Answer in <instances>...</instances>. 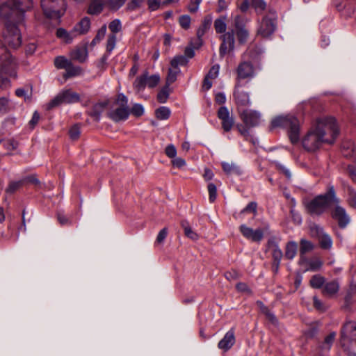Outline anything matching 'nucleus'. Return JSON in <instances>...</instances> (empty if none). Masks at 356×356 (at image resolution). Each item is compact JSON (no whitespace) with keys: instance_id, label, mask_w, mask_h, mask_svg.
Instances as JSON below:
<instances>
[{"instance_id":"5","label":"nucleus","mask_w":356,"mask_h":356,"mask_svg":"<svg viewBox=\"0 0 356 356\" xmlns=\"http://www.w3.org/2000/svg\"><path fill=\"white\" fill-rule=\"evenodd\" d=\"M340 343L344 350L351 356H356V323H346L341 331Z\"/></svg>"},{"instance_id":"16","label":"nucleus","mask_w":356,"mask_h":356,"mask_svg":"<svg viewBox=\"0 0 356 356\" xmlns=\"http://www.w3.org/2000/svg\"><path fill=\"white\" fill-rule=\"evenodd\" d=\"M241 119L247 127H253L259 124L261 115L256 111L245 110L241 113Z\"/></svg>"},{"instance_id":"36","label":"nucleus","mask_w":356,"mask_h":356,"mask_svg":"<svg viewBox=\"0 0 356 356\" xmlns=\"http://www.w3.org/2000/svg\"><path fill=\"white\" fill-rule=\"evenodd\" d=\"M70 63L71 60L63 56H56L54 59V65L57 69H65Z\"/></svg>"},{"instance_id":"40","label":"nucleus","mask_w":356,"mask_h":356,"mask_svg":"<svg viewBox=\"0 0 356 356\" xmlns=\"http://www.w3.org/2000/svg\"><path fill=\"white\" fill-rule=\"evenodd\" d=\"M222 167L224 172L228 175L239 172L238 167L234 163L222 162Z\"/></svg>"},{"instance_id":"23","label":"nucleus","mask_w":356,"mask_h":356,"mask_svg":"<svg viewBox=\"0 0 356 356\" xmlns=\"http://www.w3.org/2000/svg\"><path fill=\"white\" fill-rule=\"evenodd\" d=\"M341 148L344 156L350 158H355L356 156V144L353 141H343Z\"/></svg>"},{"instance_id":"50","label":"nucleus","mask_w":356,"mask_h":356,"mask_svg":"<svg viewBox=\"0 0 356 356\" xmlns=\"http://www.w3.org/2000/svg\"><path fill=\"white\" fill-rule=\"evenodd\" d=\"M126 0H107V4L111 10H118L125 3Z\"/></svg>"},{"instance_id":"8","label":"nucleus","mask_w":356,"mask_h":356,"mask_svg":"<svg viewBox=\"0 0 356 356\" xmlns=\"http://www.w3.org/2000/svg\"><path fill=\"white\" fill-rule=\"evenodd\" d=\"M3 42L10 48L17 49L22 44V35L17 26L10 22H6L3 32Z\"/></svg>"},{"instance_id":"27","label":"nucleus","mask_w":356,"mask_h":356,"mask_svg":"<svg viewBox=\"0 0 356 356\" xmlns=\"http://www.w3.org/2000/svg\"><path fill=\"white\" fill-rule=\"evenodd\" d=\"M240 19L238 16L235 18V26L236 29V35L240 43H244L246 42L249 33L248 31L244 27H239L238 25V20Z\"/></svg>"},{"instance_id":"12","label":"nucleus","mask_w":356,"mask_h":356,"mask_svg":"<svg viewBox=\"0 0 356 356\" xmlns=\"http://www.w3.org/2000/svg\"><path fill=\"white\" fill-rule=\"evenodd\" d=\"M325 143L322 138L319 136L313 127L307 135L302 138V145L307 152H315Z\"/></svg>"},{"instance_id":"37","label":"nucleus","mask_w":356,"mask_h":356,"mask_svg":"<svg viewBox=\"0 0 356 356\" xmlns=\"http://www.w3.org/2000/svg\"><path fill=\"white\" fill-rule=\"evenodd\" d=\"M325 279L320 275H315L310 280V285L314 289H320L323 286Z\"/></svg>"},{"instance_id":"14","label":"nucleus","mask_w":356,"mask_h":356,"mask_svg":"<svg viewBox=\"0 0 356 356\" xmlns=\"http://www.w3.org/2000/svg\"><path fill=\"white\" fill-rule=\"evenodd\" d=\"M339 204H333L332 207H334V209L331 210V216L337 221L341 228H344L349 223L350 218L346 213L345 209Z\"/></svg>"},{"instance_id":"13","label":"nucleus","mask_w":356,"mask_h":356,"mask_svg":"<svg viewBox=\"0 0 356 356\" xmlns=\"http://www.w3.org/2000/svg\"><path fill=\"white\" fill-rule=\"evenodd\" d=\"M222 43L219 48V55L220 58H223L229 51L234 49L235 38L234 31L231 30L222 34L220 37Z\"/></svg>"},{"instance_id":"53","label":"nucleus","mask_w":356,"mask_h":356,"mask_svg":"<svg viewBox=\"0 0 356 356\" xmlns=\"http://www.w3.org/2000/svg\"><path fill=\"white\" fill-rule=\"evenodd\" d=\"M169 97L168 86L163 88L157 95V99L160 103H165Z\"/></svg>"},{"instance_id":"2","label":"nucleus","mask_w":356,"mask_h":356,"mask_svg":"<svg viewBox=\"0 0 356 356\" xmlns=\"http://www.w3.org/2000/svg\"><path fill=\"white\" fill-rule=\"evenodd\" d=\"M336 203H339V199L336 195L334 186H329L325 193L315 197L305 204V207L311 215L320 216Z\"/></svg>"},{"instance_id":"32","label":"nucleus","mask_w":356,"mask_h":356,"mask_svg":"<svg viewBox=\"0 0 356 356\" xmlns=\"http://www.w3.org/2000/svg\"><path fill=\"white\" fill-rule=\"evenodd\" d=\"M146 79H147V72H145L141 76H140L136 79L135 81L134 82V88L138 92L143 90L146 86Z\"/></svg>"},{"instance_id":"60","label":"nucleus","mask_w":356,"mask_h":356,"mask_svg":"<svg viewBox=\"0 0 356 356\" xmlns=\"http://www.w3.org/2000/svg\"><path fill=\"white\" fill-rule=\"evenodd\" d=\"M262 312L267 316L269 321H270L273 323H275L277 322V318L275 316L270 312V310L265 306L262 305Z\"/></svg>"},{"instance_id":"20","label":"nucleus","mask_w":356,"mask_h":356,"mask_svg":"<svg viewBox=\"0 0 356 356\" xmlns=\"http://www.w3.org/2000/svg\"><path fill=\"white\" fill-rule=\"evenodd\" d=\"M339 290V282L337 280H332L324 284L322 293L328 298H333L337 294Z\"/></svg>"},{"instance_id":"42","label":"nucleus","mask_w":356,"mask_h":356,"mask_svg":"<svg viewBox=\"0 0 356 356\" xmlns=\"http://www.w3.org/2000/svg\"><path fill=\"white\" fill-rule=\"evenodd\" d=\"M272 257L273 262H280L283 257L282 251L280 249L277 244H273L272 245Z\"/></svg>"},{"instance_id":"21","label":"nucleus","mask_w":356,"mask_h":356,"mask_svg":"<svg viewBox=\"0 0 356 356\" xmlns=\"http://www.w3.org/2000/svg\"><path fill=\"white\" fill-rule=\"evenodd\" d=\"M70 56L72 59L79 63L86 62L88 56L87 46L84 45L81 47H76L70 52Z\"/></svg>"},{"instance_id":"61","label":"nucleus","mask_w":356,"mask_h":356,"mask_svg":"<svg viewBox=\"0 0 356 356\" xmlns=\"http://www.w3.org/2000/svg\"><path fill=\"white\" fill-rule=\"evenodd\" d=\"M165 154L166 155L172 159L176 157L177 155V149L173 145H168L165 148Z\"/></svg>"},{"instance_id":"15","label":"nucleus","mask_w":356,"mask_h":356,"mask_svg":"<svg viewBox=\"0 0 356 356\" xmlns=\"http://www.w3.org/2000/svg\"><path fill=\"white\" fill-rule=\"evenodd\" d=\"M239 230L245 238L253 242L259 243L264 238V232L261 229H253L243 224L240 226Z\"/></svg>"},{"instance_id":"64","label":"nucleus","mask_w":356,"mask_h":356,"mask_svg":"<svg viewBox=\"0 0 356 356\" xmlns=\"http://www.w3.org/2000/svg\"><path fill=\"white\" fill-rule=\"evenodd\" d=\"M172 163L173 166L178 168H181L186 165V161L182 158L175 157L172 160Z\"/></svg>"},{"instance_id":"22","label":"nucleus","mask_w":356,"mask_h":356,"mask_svg":"<svg viewBox=\"0 0 356 356\" xmlns=\"http://www.w3.org/2000/svg\"><path fill=\"white\" fill-rule=\"evenodd\" d=\"M90 28V20L88 17H85L74 27V33L76 34V36L86 34Z\"/></svg>"},{"instance_id":"59","label":"nucleus","mask_w":356,"mask_h":356,"mask_svg":"<svg viewBox=\"0 0 356 356\" xmlns=\"http://www.w3.org/2000/svg\"><path fill=\"white\" fill-rule=\"evenodd\" d=\"M8 111V99L6 97L0 98V115Z\"/></svg>"},{"instance_id":"35","label":"nucleus","mask_w":356,"mask_h":356,"mask_svg":"<svg viewBox=\"0 0 356 356\" xmlns=\"http://www.w3.org/2000/svg\"><path fill=\"white\" fill-rule=\"evenodd\" d=\"M188 58L186 56H184L183 55H178V56H175L172 59L170 64L172 67H174L175 69H179L178 67L179 65H181V66L186 65L188 63Z\"/></svg>"},{"instance_id":"25","label":"nucleus","mask_w":356,"mask_h":356,"mask_svg":"<svg viewBox=\"0 0 356 356\" xmlns=\"http://www.w3.org/2000/svg\"><path fill=\"white\" fill-rule=\"evenodd\" d=\"M236 102L240 106H248L250 104L249 94L246 92L236 89L234 92Z\"/></svg>"},{"instance_id":"10","label":"nucleus","mask_w":356,"mask_h":356,"mask_svg":"<svg viewBox=\"0 0 356 356\" xmlns=\"http://www.w3.org/2000/svg\"><path fill=\"white\" fill-rule=\"evenodd\" d=\"M80 101L78 93L71 90H64L60 92L47 105L48 109L58 106L63 104H73Z\"/></svg>"},{"instance_id":"45","label":"nucleus","mask_w":356,"mask_h":356,"mask_svg":"<svg viewBox=\"0 0 356 356\" xmlns=\"http://www.w3.org/2000/svg\"><path fill=\"white\" fill-rule=\"evenodd\" d=\"M310 233L312 236L320 238L325 233L322 227L316 224H312L310 226Z\"/></svg>"},{"instance_id":"34","label":"nucleus","mask_w":356,"mask_h":356,"mask_svg":"<svg viewBox=\"0 0 356 356\" xmlns=\"http://www.w3.org/2000/svg\"><path fill=\"white\" fill-rule=\"evenodd\" d=\"M170 110L165 106H161L155 111L156 117L161 120H165L170 118Z\"/></svg>"},{"instance_id":"30","label":"nucleus","mask_w":356,"mask_h":356,"mask_svg":"<svg viewBox=\"0 0 356 356\" xmlns=\"http://www.w3.org/2000/svg\"><path fill=\"white\" fill-rule=\"evenodd\" d=\"M298 244L295 241H290L286 245L285 257L288 259H293L297 253Z\"/></svg>"},{"instance_id":"55","label":"nucleus","mask_w":356,"mask_h":356,"mask_svg":"<svg viewBox=\"0 0 356 356\" xmlns=\"http://www.w3.org/2000/svg\"><path fill=\"white\" fill-rule=\"evenodd\" d=\"M322 265V261L318 259H316L309 262V269L312 271H316L319 270Z\"/></svg>"},{"instance_id":"57","label":"nucleus","mask_w":356,"mask_h":356,"mask_svg":"<svg viewBox=\"0 0 356 356\" xmlns=\"http://www.w3.org/2000/svg\"><path fill=\"white\" fill-rule=\"evenodd\" d=\"M219 70H220L219 65H218V64L214 65L213 66L211 67V68L210 69V70L209 71V72L206 76H207V78H210L211 79L217 78V76H218V74H219Z\"/></svg>"},{"instance_id":"18","label":"nucleus","mask_w":356,"mask_h":356,"mask_svg":"<svg viewBox=\"0 0 356 356\" xmlns=\"http://www.w3.org/2000/svg\"><path fill=\"white\" fill-rule=\"evenodd\" d=\"M236 72L239 79H250L254 76V67L252 63L249 61L240 63Z\"/></svg>"},{"instance_id":"41","label":"nucleus","mask_w":356,"mask_h":356,"mask_svg":"<svg viewBox=\"0 0 356 356\" xmlns=\"http://www.w3.org/2000/svg\"><path fill=\"white\" fill-rule=\"evenodd\" d=\"M336 332H330L324 339V342L322 345L323 349L330 350L336 337Z\"/></svg>"},{"instance_id":"9","label":"nucleus","mask_w":356,"mask_h":356,"mask_svg":"<svg viewBox=\"0 0 356 356\" xmlns=\"http://www.w3.org/2000/svg\"><path fill=\"white\" fill-rule=\"evenodd\" d=\"M0 55V72L10 76H16L17 63L10 53L2 47Z\"/></svg>"},{"instance_id":"3","label":"nucleus","mask_w":356,"mask_h":356,"mask_svg":"<svg viewBox=\"0 0 356 356\" xmlns=\"http://www.w3.org/2000/svg\"><path fill=\"white\" fill-rule=\"evenodd\" d=\"M312 127L325 143H333L339 134L338 124L332 117L318 118Z\"/></svg>"},{"instance_id":"1","label":"nucleus","mask_w":356,"mask_h":356,"mask_svg":"<svg viewBox=\"0 0 356 356\" xmlns=\"http://www.w3.org/2000/svg\"><path fill=\"white\" fill-rule=\"evenodd\" d=\"M33 6L32 0H12L0 6V16L10 22H19L23 19L24 13Z\"/></svg>"},{"instance_id":"19","label":"nucleus","mask_w":356,"mask_h":356,"mask_svg":"<svg viewBox=\"0 0 356 356\" xmlns=\"http://www.w3.org/2000/svg\"><path fill=\"white\" fill-rule=\"evenodd\" d=\"M234 330L233 328H232L227 332H226L224 337L219 341L218 347L224 351H227L234 346Z\"/></svg>"},{"instance_id":"48","label":"nucleus","mask_w":356,"mask_h":356,"mask_svg":"<svg viewBox=\"0 0 356 356\" xmlns=\"http://www.w3.org/2000/svg\"><path fill=\"white\" fill-rule=\"evenodd\" d=\"M191 17L188 15H181L179 18V23L181 28L188 29L191 26Z\"/></svg>"},{"instance_id":"17","label":"nucleus","mask_w":356,"mask_h":356,"mask_svg":"<svg viewBox=\"0 0 356 356\" xmlns=\"http://www.w3.org/2000/svg\"><path fill=\"white\" fill-rule=\"evenodd\" d=\"M218 117L222 122V127L225 131H229L234 125V118L226 106H221L218 111Z\"/></svg>"},{"instance_id":"56","label":"nucleus","mask_w":356,"mask_h":356,"mask_svg":"<svg viewBox=\"0 0 356 356\" xmlns=\"http://www.w3.org/2000/svg\"><path fill=\"white\" fill-rule=\"evenodd\" d=\"M57 219L61 225H70L72 224L71 220L63 213H57Z\"/></svg>"},{"instance_id":"52","label":"nucleus","mask_w":356,"mask_h":356,"mask_svg":"<svg viewBox=\"0 0 356 356\" xmlns=\"http://www.w3.org/2000/svg\"><path fill=\"white\" fill-rule=\"evenodd\" d=\"M179 69H176L175 70L169 69L168 74L166 78V81L168 85L174 83L177 79V76L178 73L179 72Z\"/></svg>"},{"instance_id":"6","label":"nucleus","mask_w":356,"mask_h":356,"mask_svg":"<svg viewBox=\"0 0 356 356\" xmlns=\"http://www.w3.org/2000/svg\"><path fill=\"white\" fill-rule=\"evenodd\" d=\"M41 8L48 18H60L65 12V0H41Z\"/></svg>"},{"instance_id":"28","label":"nucleus","mask_w":356,"mask_h":356,"mask_svg":"<svg viewBox=\"0 0 356 356\" xmlns=\"http://www.w3.org/2000/svg\"><path fill=\"white\" fill-rule=\"evenodd\" d=\"M104 5V0H92L89 6L88 12L91 15H97L103 10Z\"/></svg>"},{"instance_id":"49","label":"nucleus","mask_w":356,"mask_h":356,"mask_svg":"<svg viewBox=\"0 0 356 356\" xmlns=\"http://www.w3.org/2000/svg\"><path fill=\"white\" fill-rule=\"evenodd\" d=\"M130 113L134 115L136 117H140L143 115L144 113V108L143 106L140 104H134L131 110Z\"/></svg>"},{"instance_id":"39","label":"nucleus","mask_w":356,"mask_h":356,"mask_svg":"<svg viewBox=\"0 0 356 356\" xmlns=\"http://www.w3.org/2000/svg\"><path fill=\"white\" fill-rule=\"evenodd\" d=\"M251 6L258 14L261 13L266 8V3L264 0H251Z\"/></svg>"},{"instance_id":"51","label":"nucleus","mask_w":356,"mask_h":356,"mask_svg":"<svg viewBox=\"0 0 356 356\" xmlns=\"http://www.w3.org/2000/svg\"><path fill=\"white\" fill-rule=\"evenodd\" d=\"M208 191L209 195V201L211 202H213L217 197L216 186L213 183H209L208 184Z\"/></svg>"},{"instance_id":"24","label":"nucleus","mask_w":356,"mask_h":356,"mask_svg":"<svg viewBox=\"0 0 356 356\" xmlns=\"http://www.w3.org/2000/svg\"><path fill=\"white\" fill-rule=\"evenodd\" d=\"M107 105V102H102L95 104L92 106L91 111L89 112V115L92 118H93L96 121H99L102 113H103Z\"/></svg>"},{"instance_id":"31","label":"nucleus","mask_w":356,"mask_h":356,"mask_svg":"<svg viewBox=\"0 0 356 356\" xmlns=\"http://www.w3.org/2000/svg\"><path fill=\"white\" fill-rule=\"evenodd\" d=\"M65 73L63 76L65 79H68L70 77L79 76L81 74V68L78 66H74L71 62L67 67L65 69Z\"/></svg>"},{"instance_id":"4","label":"nucleus","mask_w":356,"mask_h":356,"mask_svg":"<svg viewBox=\"0 0 356 356\" xmlns=\"http://www.w3.org/2000/svg\"><path fill=\"white\" fill-rule=\"evenodd\" d=\"M273 128L282 127L287 130L289 138L291 143L295 144L300 139V122L293 115L279 116L271 122Z\"/></svg>"},{"instance_id":"54","label":"nucleus","mask_w":356,"mask_h":356,"mask_svg":"<svg viewBox=\"0 0 356 356\" xmlns=\"http://www.w3.org/2000/svg\"><path fill=\"white\" fill-rule=\"evenodd\" d=\"M80 128L78 125H74L69 131L70 137L72 140H76L80 136Z\"/></svg>"},{"instance_id":"11","label":"nucleus","mask_w":356,"mask_h":356,"mask_svg":"<svg viewBox=\"0 0 356 356\" xmlns=\"http://www.w3.org/2000/svg\"><path fill=\"white\" fill-rule=\"evenodd\" d=\"M277 15L275 11L270 10L265 16L259 27L258 34L263 38L270 37L276 29Z\"/></svg>"},{"instance_id":"47","label":"nucleus","mask_w":356,"mask_h":356,"mask_svg":"<svg viewBox=\"0 0 356 356\" xmlns=\"http://www.w3.org/2000/svg\"><path fill=\"white\" fill-rule=\"evenodd\" d=\"M321 248L329 249L331 248L332 242L331 238L326 234L318 238Z\"/></svg>"},{"instance_id":"26","label":"nucleus","mask_w":356,"mask_h":356,"mask_svg":"<svg viewBox=\"0 0 356 356\" xmlns=\"http://www.w3.org/2000/svg\"><path fill=\"white\" fill-rule=\"evenodd\" d=\"M56 36L64 40L66 43H70L76 37V34L74 33V29L67 32L65 29L59 28L56 31Z\"/></svg>"},{"instance_id":"58","label":"nucleus","mask_w":356,"mask_h":356,"mask_svg":"<svg viewBox=\"0 0 356 356\" xmlns=\"http://www.w3.org/2000/svg\"><path fill=\"white\" fill-rule=\"evenodd\" d=\"M257 207V203L255 202H251L241 211V213L251 212L256 214Z\"/></svg>"},{"instance_id":"62","label":"nucleus","mask_w":356,"mask_h":356,"mask_svg":"<svg viewBox=\"0 0 356 356\" xmlns=\"http://www.w3.org/2000/svg\"><path fill=\"white\" fill-rule=\"evenodd\" d=\"M107 27L104 24L98 31L95 35L96 40L100 42L106 35Z\"/></svg>"},{"instance_id":"43","label":"nucleus","mask_w":356,"mask_h":356,"mask_svg":"<svg viewBox=\"0 0 356 356\" xmlns=\"http://www.w3.org/2000/svg\"><path fill=\"white\" fill-rule=\"evenodd\" d=\"M117 41L116 34L110 33L107 38L106 51L111 53L115 47Z\"/></svg>"},{"instance_id":"33","label":"nucleus","mask_w":356,"mask_h":356,"mask_svg":"<svg viewBox=\"0 0 356 356\" xmlns=\"http://www.w3.org/2000/svg\"><path fill=\"white\" fill-rule=\"evenodd\" d=\"M181 226L182 227L184 228V234L185 235L193 240V241H196L198 239V235L197 233H195L193 229L192 228L190 227L188 222L187 221H182L181 222Z\"/></svg>"},{"instance_id":"46","label":"nucleus","mask_w":356,"mask_h":356,"mask_svg":"<svg viewBox=\"0 0 356 356\" xmlns=\"http://www.w3.org/2000/svg\"><path fill=\"white\" fill-rule=\"evenodd\" d=\"M108 29H110L111 33L116 34L121 31L122 30V24L118 19H115L113 20L108 25Z\"/></svg>"},{"instance_id":"29","label":"nucleus","mask_w":356,"mask_h":356,"mask_svg":"<svg viewBox=\"0 0 356 356\" xmlns=\"http://www.w3.org/2000/svg\"><path fill=\"white\" fill-rule=\"evenodd\" d=\"M227 17L222 15L214 21V28L218 33H225L227 29Z\"/></svg>"},{"instance_id":"7","label":"nucleus","mask_w":356,"mask_h":356,"mask_svg":"<svg viewBox=\"0 0 356 356\" xmlns=\"http://www.w3.org/2000/svg\"><path fill=\"white\" fill-rule=\"evenodd\" d=\"M114 105L118 106L108 113L109 118L116 122L126 120L130 115L127 97L124 94H119Z\"/></svg>"},{"instance_id":"44","label":"nucleus","mask_w":356,"mask_h":356,"mask_svg":"<svg viewBox=\"0 0 356 356\" xmlns=\"http://www.w3.org/2000/svg\"><path fill=\"white\" fill-rule=\"evenodd\" d=\"M159 81V75L154 74L152 76H148V72H147L146 86H147L149 88H154L158 85Z\"/></svg>"},{"instance_id":"63","label":"nucleus","mask_w":356,"mask_h":356,"mask_svg":"<svg viewBox=\"0 0 356 356\" xmlns=\"http://www.w3.org/2000/svg\"><path fill=\"white\" fill-rule=\"evenodd\" d=\"M313 303L314 307L319 311H325L326 307L324 305L323 302L319 300L316 296L313 298Z\"/></svg>"},{"instance_id":"38","label":"nucleus","mask_w":356,"mask_h":356,"mask_svg":"<svg viewBox=\"0 0 356 356\" xmlns=\"http://www.w3.org/2000/svg\"><path fill=\"white\" fill-rule=\"evenodd\" d=\"M300 254L303 255L305 253L312 251L314 248V245L312 242L302 238L300 242Z\"/></svg>"}]
</instances>
